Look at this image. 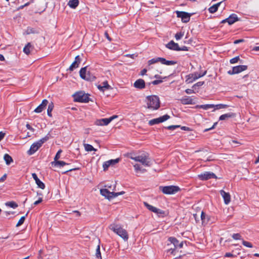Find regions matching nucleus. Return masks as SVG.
I'll use <instances>...</instances> for the list:
<instances>
[{
  "label": "nucleus",
  "instance_id": "1",
  "mask_svg": "<svg viewBox=\"0 0 259 259\" xmlns=\"http://www.w3.org/2000/svg\"><path fill=\"white\" fill-rule=\"evenodd\" d=\"M145 102L147 108L151 110H157L160 107V100L158 96L155 95L148 96L146 98Z\"/></svg>",
  "mask_w": 259,
  "mask_h": 259
},
{
  "label": "nucleus",
  "instance_id": "2",
  "mask_svg": "<svg viewBox=\"0 0 259 259\" xmlns=\"http://www.w3.org/2000/svg\"><path fill=\"white\" fill-rule=\"evenodd\" d=\"M109 228L115 233L122 238L124 241H127L128 240V235L127 231L119 225L114 224H111L110 225Z\"/></svg>",
  "mask_w": 259,
  "mask_h": 259
},
{
  "label": "nucleus",
  "instance_id": "3",
  "mask_svg": "<svg viewBox=\"0 0 259 259\" xmlns=\"http://www.w3.org/2000/svg\"><path fill=\"white\" fill-rule=\"evenodd\" d=\"M130 158L136 161L141 162L143 165L146 166H150L151 165V159L147 154H143L141 155L134 157L130 156Z\"/></svg>",
  "mask_w": 259,
  "mask_h": 259
},
{
  "label": "nucleus",
  "instance_id": "4",
  "mask_svg": "<svg viewBox=\"0 0 259 259\" xmlns=\"http://www.w3.org/2000/svg\"><path fill=\"white\" fill-rule=\"evenodd\" d=\"M89 96L84 92H78L73 95L74 100L78 102L88 103L90 100Z\"/></svg>",
  "mask_w": 259,
  "mask_h": 259
},
{
  "label": "nucleus",
  "instance_id": "5",
  "mask_svg": "<svg viewBox=\"0 0 259 259\" xmlns=\"http://www.w3.org/2000/svg\"><path fill=\"white\" fill-rule=\"evenodd\" d=\"M159 190L165 194H174L180 191V189L176 186H160Z\"/></svg>",
  "mask_w": 259,
  "mask_h": 259
},
{
  "label": "nucleus",
  "instance_id": "6",
  "mask_svg": "<svg viewBox=\"0 0 259 259\" xmlns=\"http://www.w3.org/2000/svg\"><path fill=\"white\" fill-rule=\"evenodd\" d=\"M101 194L104 196L105 198L111 199L112 198L117 197L119 195H122L124 194V191H121L120 192L115 193L114 192H110L107 189H101L100 190Z\"/></svg>",
  "mask_w": 259,
  "mask_h": 259
},
{
  "label": "nucleus",
  "instance_id": "7",
  "mask_svg": "<svg viewBox=\"0 0 259 259\" xmlns=\"http://www.w3.org/2000/svg\"><path fill=\"white\" fill-rule=\"evenodd\" d=\"M207 71H205L203 73L194 72L190 73L186 76V82L187 83H192L196 79L204 76L206 74Z\"/></svg>",
  "mask_w": 259,
  "mask_h": 259
},
{
  "label": "nucleus",
  "instance_id": "8",
  "mask_svg": "<svg viewBox=\"0 0 259 259\" xmlns=\"http://www.w3.org/2000/svg\"><path fill=\"white\" fill-rule=\"evenodd\" d=\"M118 117L117 115H113L108 118H102L98 119L95 121V124L97 125H107L113 119Z\"/></svg>",
  "mask_w": 259,
  "mask_h": 259
},
{
  "label": "nucleus",
  "instance_id": "9",
  "mask_svg": "<svg viewBox=\"0 0 259 259\" xmlns=\"http://www.w3.org/2000/svg\"><path fill=\"white\" fill-rule=\"evenodd\" d=\"M198 177L200 180L202 181H206L210 179H217L216 175L210 171H205L204 173L198 175Z\"/></svg>",
  "mask_w": 259,
  "mask_h": 259
},
{
  "label": "nucleus",
  "instance_id": "10",
  "mask_svg": "<svg viewBox=\"0 0 259 259\" xmlns=\"http://www.w3.org/2000/svg\"><path fill=\"white\" fill-rule=\"evenodd\" d=\"M177 16L181 18L182 21L184 23H187L190 21L191 14L183 11H176Z\"/></svg>",
  "mask_w": 259,
  "mask_h": 259
},
{
  "label": "nucleus",
  "instance_id": "11",
  "mask_svg": "<svg viewBox=\"0 0 259 259\" xmlns=\"http://www.w3.org/2000/svg\"><path fill=\"white\" fill-rule=\"evenodd\" d=\"M170 118V116L167 114L159 117L157 118H154L149 121V124L150 125H153L154 124H158L163 122Z\"/></svg>",
  "mask_w": 259,
  "mask_h": 259
},
{
  "label": "nucleus",
  "instance_id": "12",
  "mask_svg": "<svg viewBox=\"0 0 259 259\" xmlns=\"http://www.w3.org/2000/svg\"><path fill=\"white\" fill-rule=\"evenodd\" d=\"M247 69L246 65H238L233 67L232 70L228 71V73L230 75L238 74Z\"/></svg>",
  "mask_w": 259,
  "mask_h": 259
},
{
  "label": "nucleus",
  "instance_id": "13",
  "mask_svg": "<svg viewBox=\"0 0 259 259\" xmlns=\"http://www.w3.org/2000/svg\"><path fill=\"white\" fill-rule=\"evenodd\" d=\"M41 147L39 144L37 142L33 143L30 146L29 150L27 151V154L29 155L34 154L38 149Z\"/></svg>",
  "mask_w": 259,
  "mask_h": 259
},
{
  "label": "nucleus",
  "instance_id": "14",
  "mask_svg": "<svg viewBox=\"0 0 259 259\" xmlns=\"http://www.w3.org/2000/svg\"><path fill=\"white\" fill-rule=\"evenodd\" d=\"M134 87L139 90L144 89L146 87L145 82L143 79H138L134 82Z\"/></svg>",
  "mask_w": 259,
  "mask_h": 259
},
{
  "label": "nucleus",
  "instance_id": "15",
  "mask_svg": "<svg viewBox=\"0 0 259 259\" xmlns=\"http://www.w3.org/2000/svg\"><path fill=\"white\" fill-rule=\"evenodd\" d=\"M48 101L47 99L42 100L41 103L34 110V112L37 113L41 112L47 107Z\"/></svg>",
  "mask_w": 259,
  "mask_h": 259
},
{
  "label": "nucleus",
  "instance_id": "16",
  "mask_svg": "<svg viewBox=\"0 0 259 259\" xmlns=\"http://www.w3.org/2000/svg\"><path fill=\"white\" fill-rule=\"evenodd\" d=\"M220 194L224 199V203L226 204H228L231 201V196L229 193L226 192L223 190L220 191Z\"/></svg>",
  "mask_w": 259,
  "mask_h": 259
},
{
  "label": "nucleus",
  "instance_id": "17",
  "mask_svg": "<svg viewBox=\"0 0 259 259\" xmlns=\"http://www.w3.org/2000/svg\"><path fill=\"white\" fill-rule=\"evenodd\" d=\"M166 47L170 50L179 51V46L178 44L175 42L173 40L170 41L166 45Z\"/></svg>",
  "mask_w": 259,
  "mask_h": 259
},
{
  "label": "nucleus",
  "instance_id": "18",
  "mask_svg": "<svg viewBox=\"0 0 259 259\" xmlns=\"http://www.w3.org/2000/svg\"><path fill=\"white\" fill-rule=\"evenodd\" d=\"M81 59L79 56H77L75 58L74 61L72 63V64L69 67V70L73 71L74 69L77 68L79 66V63H80Z\"/></svg>",
  "mask_w": 259,
  "mask_h": 259
},
{
  "label": "nucleus",
  "instance_id": "19",
  "mask_svg": "<svg viewBox=\"0 0 259 259\" xmlns=\"http://www.w3.org/2000/svg\"><path fill=\"white\" fill-rule=\"evenodd\" d=\"M180 100L181 103L184 105H192L194 104L193 99L188 96H184Z\"/></svg>",
  "mask_w": 259,
  "mask_h": 259
},
{
  "label": "nucleus",
  "instance_id": "20",
  "mask_svg": "<svg viewBox=\"0 0 259 259\" xmlns=\"http://www.w3.org/2000/svg\"><path fill=\"white\" fill-rule=\"evenodd\" d=\"M32 176L33 179L35 180L37 186L41 189H44L45 188V185L38 178L37 175L35 173H33L32 174Z\"/></svg>",
  "mask_w": 259,
  "mask_h": 259
},
{
  "label": "nucleus",
  "instance_id": "21",
  "mask_svg": "<svg viewBox=\"0 0 259 259\" xmlns=\"http://www.w3.org/2000/svg\"><path fill=\"white\" fill-rule=\"evenodd\" d=\"M97 88L102 92H104L105 90L111 89V87L109 85L107 81L103 82L101 84L98 85Z\"/></svg>",
  "mask_w": 259,
  "mask_h": 259
},
{
  "label": "nucleus",
  "instance_id": "22",
  "mask_svg": "<svg viewBox=\"0 0 259 259\" xmlns=\"http://www.w3.org/2000/svg\"><path fill=\"white\" fill-rule=\"evenodd\" d=\"M87 67L81 68L79 71V75L82 79L89 80L90 78L87 74Z\"/></svg>",
  "mask_w": 259,
  "mask_h": 259
},
{
  "label": "nucleus",
  "instance_id": "23",
  "mask_svg": "<svg viewBox=\"0 0 259 259\" xmlns=\"http://www.w3.org/2000/svg\"><path fill=\"white\" fill-rule=\"evenodd\" d=\"M228 23L229 25H232L234 24L235 22L238 21V18L236 14H232L230 16L227 18Z\"/></svg>",
  "mask_w": 259,
  "mask_h": 259
},
{
  "label": "nucleus",
  "instance_id": "24",
  "mask_svg": "<svg viewBox=\"0 0 259 259\" xmlns=\"http://www.w3.org/2000/svg\"><path fill=\"white\" fill-rule=\"evenodd\" d=\"M168 241L174 245V248H171L169 249V250H171V253L173 252L174 250H175V248L178 247L179 241L175 237H169L168 238Z\"/></svg>",
  "mask_w": 259,
  "mask_h": 259
},
{
  "label": "nucleus",
  "instance_id": "25",
  "mask_svg": "<svg viewBox=\"0 0 259 259\" xmlns=\"http://www.w3.org/2000/svg\"><path fill=\"white\" fill-rule=\"evenodd\" d=\"M223 1L221 2L220 3H218L216 4L213 5V6H211L208 9V11H209V13H214L215 12H217L218 9L219 7L221 5H222L223 4Z\"/></svg>",
  "mask_w": 259,
  "mask_h": 259
},
{
  "label": "nucleus",
  "instance_id": "26",
  "mask_svg": "<svg viewBox=\"0 0 259 259\" xmlns=\"http://www.w3.org/2000/svg\"><path fill=\"white\" fill-rule=\"evenodd\" d=\"M160 62L162 64L166 65H174L177 64V62L175 61H168L163 58H159Z\"/></svg>",
  "mask_w": 259,
  "mask_h": 259
},
{
  "label": "nucleus",
  "instance_id": "27",
  "mask_svg": "<svg viewBox=\"0 0 259 259\" xmlns=\"http://www.w3.org/2000/svg\"><path fill=\"white\" fill-rule=\"evenodd\" d=\"M235 116V114L233 113H228L226 114H223L221 115L219 117L220 120H226L228 118L233 117Z\"/></svg>",
  "mask_w": 259,
  "mask_h": 259
},
{
  "label": "nucleus",
  "instance_id": "28",
  "mask_svg": "<svg viewBox=\"0 0 259 259\" xmlns=\"http://www.w3.org/2000/svg\"><path fill=\"white\" fill-rule=\"evenodd\" d=\"M78 0H70L68 3V5L72 9H75L78 5Z\"/></svg>",
  "mask_w": 259,
  "mask_h": 259
},
{
  "label": "nucleus",
  "instance_id": "29",
  "mask_svg": "<svg viewBox=\"0 0 259 259\" xmlns=\"http://www.w3.org/2000/svg\"><path fill=\"white\" fill-rule=\"evenodd\" d=\"M33 47L30 42H28L24 48L23 52L27 55L30 54L31 51L33 49Z\"/></svg>",
  "mask_w": 259,
  "mask_h": 259
},
{
  "label": "nucleus",
  "instance_id": "30",
  "mask_svg": "<svg viewBox=\"0 0 259 259\" xmlns=\"http://www.w3.org/2000/svg\"><path fill=\"white\" fill-rule=\"evenodd\" d=\"M51 163H52V165H54V166H60V167H62L65 165L68 164V163H67L63 161H59V160H57L56 161H53V162H52Z\"/></svg>",
  "mask_w": 259,
  "mask_h": 259
},
{
  "label": "nucleus",
  "instance_id": "31",
  "mask_svg": "<svg viewBox=\"0 0 259 259\" xmlns=\"http://www.w3.org/2000/svg\"><path fill=\"white\" fill-rule=\"evenodd\" d=\"M201 219L202 222V224H206L209 220L208 217L206 215L203 211L201 212Z\"/></svg>",
  "mask_w": 259,
  "mask_h": 259
},
{
  "label": "nucleus",
  "instance_id": "32",
  "mask_svg": "<svg viewBox=\"0 0 259 259\" xmlns=\"http://www.w3.org/2000/svg\"><path fill=\"white\" fill-rule=\"evenodd\" d=\"M4 158L7 165H9L12 162H13L12 158L8 154H5Z\"/></svg>",
  "mask_w": 259,
  "mask_h": 259
},
{
  "label": "nucleus",
  "instance_id": "33",
  "mask_svg": "<svg viewBox=\"0 0 259 259\" xmlns=\"http://www.w3.org/2000/svg\"><path fill=\"white\" fill-rule=\"evenodd\" d=\"M153 212L156 213L158 217H164L165 215V211L155 207Z\"/></svg>",
  "mask_w": 259,
  "mask_h": 259
},
{
  "label": "nucleus",
  "instance_id": "34",
  "mask_svg": "<svg viewBox=\"0 0 259 259\" xmlns=\"http://www.w3.org/2000/svg\"><path fill=\"white\" fill-rule=\"evenodd\" d=\"M84 147L85 150V151L90 152L92 151H96L97 149H95L93 146L90 144H84Z\"/></svg>",
  "mask_w": 259,
  "mask_h": 259
},
{
  "label": "nucleus",
  "instance_id": "35",
  "mask_svg": "<svg viewBox=\"0 0 259 259\" xmlns=\"http://www.w3.org/2000/svg\"><path fill=\"white\" fill-rule=\"evenodd\" d=\"M200 108H202L204 110H208L210 108H213L214 107V104H205L198 106Z\"/></svg>",
  "mask_w": 259,
  "mask_h": 259
},
{
  "label": "nucleus",
  "instance_id": "36",
  "mask_svg": "<svg viewBox=\"0 0 259 259\" xmlns=\"http://www.w3.org/2000/svg\"><path fill=\"white\" fill-rule=\"evenodd\" d=\"M53 108H54V104L52 102H51V103H50L49 104L48 110H47V114H48V116L50 117H52V116L51 113L53 110Z\"/></svg>",
  "mask_w": 259,
  "mask_h": 259
},
{
  "label": "nucleus",
  "instance_id": "37",
  "mask_svg": "<svg viewBox=\"0 0 259 259\" xmlns=\"http://www.w3.org/2000/svg\"><path fill=\"white\" fill-rule=\"evenodd\" d=\"M6 205L13 208H16L18 207V204L14 201H9L6 203Z\"/></svg>",
  "mask_w": 259,
  "mask_h": 259
},
{
  "label": "nucleus",
  "instance_id": "38",
  "mask_svg": "<svg viewBox=\"0 0 259 259\" xmlns=\"http://www.w3.org/2000/svg\"><path fill=\"white\" fill-rule=\"evenodd\" d=\"M228 107V105H226V104H220L214 105V107L213 108L214 109L213 111H214L215 110L226 108Z\"/></svg>",
  "mask_w": 259,
  "mask_h": 259
},
{
  "label": "nucleus",
  "instance_id": "39",
  "mask_svg": "<svg viewBox=\"0 0 259 259\" xmlns=\"http://www.w3.org/2000/svg\"><path fill=\"white\" fill-rule=\"evenodd\" d=\"M96 257L97 259H102L101 253L100 251V245H98L96 250Z\"/></svg>",
  "mask_w": 259,
  "mask_h": 259
},
{
  "label": "nucleus",
  "instance_id": "40",
  "mask_svg": "<svg viewBox=\"0 0 259 259\" xmlns=\"http://www.w3.org/2000/svg\"><path fill=\"white\" fill-rule=\"evenodd\" d=\"M144 206L150 211L153 212L154 209H155V207L153 206L152 205L148 204L146 202H144Z\"/></svg>",
  "mask_w": 259,
  "mask_h": 259
},
{
  "label": "nucleus",
  "instance_id": "41",
  "mask_svg": "<svg viewBox=\"0 0 259 259\" xmlns=\"http://www.w3.org/2000/svg\"><path fill=\"white\" fill-rule=\"evenodd\" d=\"M28 212L26 213L25 216L22 217L19 220L18 222L17 223L16 225V227H19L21 225H22L26 217L28 215Z\"/></svg>",
  "mask_w": 259,
  "mask_h": 259
},
{
  "label": "nucleus",
  "instance_id": "42",
  "mask_svg": "<svg viewBox=\"0 0 259 259\" xmlns=\"http://www.w3.org/2000/svg\"><path fill=\"white\" fill-rule=\"evenodd\" d=\"M159 58H161V57H158V58H153L150 60L148 61V65H152L153 64H154V63H156L159 61H160V59H159Z\"/></svg>",
  "mask_w": 259,
  "mask_h": 259
},
{
  "label": "nucleus",
  "instance_id": "43",
  "mask_svg": "<svg viewBox=\"0 0 259 259\" xmlns=\"http://www.w3.org/2000/svg\"><path fill=\"white\" fill-rule=\"evenodd\" d=\"M49 139V137L48 136H46V137H45L44 138H42V139H40L39 141H37L39 144V145L41 146L42 145L45 143L46 142V141H47Z\"/></svg>",
  "mask_w": 259,
  "mask_h": 259
},
{
  "label": "nucleus",
  "instance_id": "44",
  "mask_svg": "<svg viewBox=\"0 0 259 259\" xmlns=\"http://www.w3.org/2000/svg\"><path fill=\"white\" fill-rule=\"evenodd\" d=\"M49 139V137L48 136H46V137H45L44 138H42V139H40L39 141H37L39 144V145L41 146L42 145L45 143L46 142V141H47Z\"/></svg>",
  "mask_w": 259,
  "mask_h": 259
},
{
  "label": "nucleus",
  "instance_id": "45",
  "mask_svg": "<svg viewBox=\"0 0 259 259\" xmlns=\"http://www.w3.org/2000/svg\"><path fill=\"white\" fill-rule=\"evenodd\" d=\"M111 161H107L105 162L103 164V167L104 170H106L111 165Z\"/></svg>",
  "mask_w": 259,
  "mask_h": 259
},
{
  "label": "nucleus",
  "instance_id": "46",
  "mask_svg": "<svg viewBox=\"0 0 259 259\" xmlns=\"http://www.w3.org/2000/svg\"><path fill=\"white\" fill-rule=\"evenodd\" d=\"M135 170L136 171H142L143 172H145L146 171V169H141V167H140V165L139 164H136L134 165Z\"/></svg>",
  "mask_w": 259,
  "mask_h": 259
},
{
  "label": "nucleus",
  "instance_id": "47",
  "mask_svg": "<svg viewBox=\"0 0 259 259\" xmlns=\"http://www.w3.org/2000/svg\"><path fill=\"white\" fill-rule=\"evenodd\" d=\"M232 238L235 240H242V237L239 233L233 234L232 236Z\"/></svg>",
  "mask_w": 259,
  "mask_h": 259
},
{
  "label": "nucleus",
  "instance_id": "48",
  "mask_svg": "<svg viewBox=\"0 0 259 259\" xmlns=\"http://www.w3.org/2000/svg\"><path fill=\"white\" fill-rule=\"evenodd\" d=\"M184 32H180L175 34V38L177 40H179L182 38L184 35Z\"/></svg>",
  "mask_w": 259,
  "mask_h": 259
},
{
  "label": "nucleus",
  "instance_id": "49",
  "mask_svg": "<svg viewBox=\"0 0 259 259\" xmlns=\"http://www.w3.org/2000/svg\"><path fill=\"white\" fill-rule=\"evenodd\" d=\"M242 244L243 245H244L245 246H246L247 247L252 248L253 247V246L251 243H250L249 242H248V241H246L245 240L242 241Z\"/></svg>",
  "mask_w": 259,
  "mask_h": 259
},
{
  "label": "nucleus",
  "instance_id": "50",
  "mask_svg": "<svg viewBox=\"0 0 259 259\" xmlns=\"http://www.w3.org/2000/svg\"><path fill=\"white\" fill-rule=\"evenodd\" d=\"M62 150L60 149L57 153H56L55 158H54V161H57L60 158V154L62 153Z\"/></svg>",
  "mask_w": 259,
  "mask_h": 259
},
{
  "label": "nucleus",
  "instance_id": "51",
  "mask_svg": "<svg viewBox=\"0 0 259 259\" xmlns=\"http://www.w3.org/2000/svg\"><path fill=\"white\" fill-rule=\"evenodd\" d=\"M239 59H240L239 57L237 56V57H235L231 59L230 60V62L231 64H234V63L238 62V61L239 60Z\"/></svg>",
  "mask_w": 259,
  "mask_h": 259
},
{
  "label": "nucleus",
  "instance_id": "52",
  "mask_svg": "<svg viewBox=\"0 0 259 259\" xmlns=\"http://www.w3.org/2000/svg\"><path fill=\"white\" fill-rule=\"evenodd\" d=\"M204 83V81H199L197 83H196L195 84H194L193 85V88H195L196 87H200V86H202V85H203Z\"/></svg>",
  "mask_w": 259,
  "mask_h": 259
},
{
  "label": "nucleus",
  "instance_id": "53",
  "mask_svg": "<svg viewBox=\"0 0 259 259\" xmlns=\"http://www.w3.org/2000/svg\"><path fill=\"white\" fill-rule=\"evenodd\" d=\"M180 127V125H170L167 127V128L170 130H174Z\"/></svg>",
  "mask_w": 259,
  "mask_h": 259
},
{
  "label": "nucleus",
  "instance_id": "54",
  "mask_svg": "<svg viewBox=\"0 0 259 259\" xmlns=\"http://www.w3.org/2000/svg\"><path fill=\"white\" fill-rule=\"evenodd\" d=\"M217 123H218L217 122L214 123V124H213V125L211 127L205 129L204 130V132H206L209 131V130H211L212 129L214 128V127L216 126V125L217 124Z\"/></svg>",
  "mask_w": 259,
  "mask_h": 259
},
{
  "label": "nucleus",
  "instance_id": "55",
  "mask_svg": "<svg viewBox=\"0 0 259 259\" xmlns=\"http://www.w3.org/2000/svg\"><path fill=\"white\" fill-rule=\"evenodd\" d=\"M119 159L117 158L115 159H111V160H110L109 161H111V165H114L115 164L118 163L119 162Z\"/></svg>",
  "mask_w": 259,
  "mask_h": 259
},
{
  "label": "nucleus",
  "instance_id": "56",
  "mask_svg": "<svg viewBox=\"0 0 259 259\" xmlns=\"http://www.w3.org/2000/svg\"><path fill=\"white\" fill-rule=\"evenodd\" d=\"M162 82V80H155L152 82L153 85L158 84Z\"/></svg>",
  "mask_w": 259,
  "mask_h": 259
},
{
  "label": "nucleus",
  "instance_id": "57",
  "mask_svg": "<svg viewBox=\"0 0 259 259\" xmlns=\"http://www.w3.org/2000/svg\"><path fill=\"white\" fill-rule=\"evenodd\" d=\"M185 92L187 94H193V93H195V92L193 90H192V89H187L185 90Z\"/></svg>",
  "mask_w": 259,
  "mask_h": 259
},
{
  "label": "nucleus",
  "instance_id": "58",
  "mask_svg": "<svg viewBox=\"0 0 259 259\" xmlns=\"http://www.w3.org/2000/svg\"><path fill=\"white\" fill-rule=\"evenodd\" d=\"M35 31L33 28H28L27 29V33L30 34L31 33H34Z\"/></svg>",
  "mask_w": 259,
  "mask_h": 259
},
{
  "label": "nucleus",
  "instance_id": "59",
  "mask_svg": "<svg viewBox=\"0 0 259 259\" xmlns=\"http://www.w3.org/2000/svg\"><path fill=\"white\" fill-rule=\"evenodd\" d=\"M42 201V198H39L38 200L34 202V205H36L41 203Z\"/></svg>",
  "mask_w": 259,
  "mask_h": 259
},
{
  "label": "nucleus",
  "instance_id": "60",
  "mask_svg": "<svg viewBox=\"0 0 259 259\" xmlns=\"http://www.w3.org/2000/svg\"><path fill=\"white\" fill-rule=\"evenodd\" d=\"M244 40L243 39H237V40H235L234 41V44H238L239 43L242 42H244Z\"/></svg>",
  "mask_w": 259,
  "mask_h": 259
},
{
  "label": "nucleus",
  "instance_id": "61",
  "mask_svg": "<svg viewBox=\"0 0 259 259\" xmlns=\"http://www.w3.org/2000/svg\"><path fill=\"white\" fill-rule=\"evenodd\" d=\"M179 51H188V48L186 46H183L182 47H179Z\"/></svg>",
  "mask_w": 259,
  "mask_h": 259
},
{
  "label": "nucleus",
  "instance_id": "62",
  "mask_svg": "<svg viewBox=\"0 0 259 259\" xmlns=\"http://www.w3.org/2000/svg\"><path fill=\"white\" fill-rule=\"evenodd\" d=\"M7 174L4 175L1 178H0V182L4 181L6 178H7Z\"/></svg>",
  "mask_w": 259,
  "mask_h": 259
},
{
  "label": "nucleus",
  "instance_id": "63",
  "mask_svg": "<svg viewBox=\"0 0 259 259\" xmlns=\"http://www.w3.org/2000/svg\"><path fill=\"white\" fill-rule=\"evenodd\" d=\"M225 257H233V256H234V255L232 253H231L227 252L225 254Z\"/></svg>",
  "mask_w": 259,
  "mask_h": 259
},
{
  "label": "nucleus",
  "instance_id": "64",
  "mask_svg": "<svg viewBox=\"0 0 259 259\" xmlns=\"http://www.w3.org/2000/svg\"><path fill=\"white\" fill-rule=\"evenodd\" d=\"M147 72V69H143L140 72V75H144L146 74V73Z\"/></svg>",
  "mask_w": 259,
  "mask_h": 259
}]
</instances>
